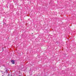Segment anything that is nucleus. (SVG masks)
<instances>
[{"mask_svg":"<svg viewBox=\"0 0 76 76\" xmlns=\"http://www.w3.org/2000/svg\"><path fill=\"white\" fill-rule=\"evenodd\" d=\"M2 76H3V75H2Z\"/></svg>","mask_w":76,"mask_h":76,"instance_id":"2","label":"nucleus"},{"mask_svg":"<svg viewBox=\"0 0 76 76\" xmlns=\"http://www.w3.org/2000/svg\"><path fill=\"white\" fill-rule=\"evenodd\" d=\"M11 62L12 64H14L15 63V61L13 60H11Z\"/></svg>","mask_w":76,"mask_h":76,"instance_id":"1","label":"nucleus"}]
</instances>
